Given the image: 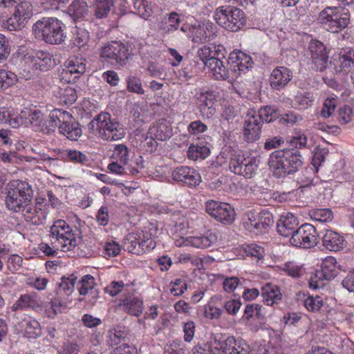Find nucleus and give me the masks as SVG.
Returning <instances> with one entry per match:
<instances>
[{"label": "nucleus", "instance_id": "1", "mask_svg": "<svg viewBox=\"0 0 354 354\" xmlns=\"http://www.w3.org/2000/svg\"><path fill=\"white\" fill-rule=\"evenodd\" d=\"M269 165L274 176L281 178L297 171L302 161L297 149H282L272 153Z\"/></svg>", "mask_w": 354, "mask_h": 354}, {"label": "nucleus", "instance_id": "2", "mask_svg": "<svg viewBox=\"0 0 354 354\" xmlns=\"http://www.w3.org/2000/svg\"><path fill=\"white\" fill-rule=\"evenodd\" d=\"M32 190L26 181L14 180L7 185L6 207L12 211L20 212L31 203Z\"/></svg>", "mask_w": 354, "mask_h": 354}, {"label": "nucleus", "instance_id": "3", "mask_svg": "<svg viewBox=\"0 0 354 354\" xmlns=\"http://www.w3.org/2000/svg\"><path fill=\"white\" fill-rule=\"evenodd\" d=\"M89 128L104 140H118L125 136L123 126L108 113H101L90 122Z\"/></svg>", "mask_w": 354, "mask_h": 354}, {"label": "nucleus", "instance_id": "4", "mask_svg": "<svg viewBox=\"0 0 354 354\" xmlns=\"http://www.w3.org/2000/svg\"><path fill=\"white\" fill-rule=\"evenodd\" d=\"M64 25L54 17H44L32 26L35 36L48 44H61L66 38Z\"/></svg>", "mask_w": 354, "mask_h": 354}, {"label": "nucleus", "instance_id": "5", "mask_svg": "<svg viewBox=\"0 0 354 354\" xmlns=\"http://www.w3.org/2000/svg\"><path fill=\"white\" fill-rule=\"evenodd\" d=\"M49 237L52 243H56L61 251L68 252L74 249L78 244V236L65 221H55L49 230Z\"/></svg>", "mask_w": 354, "mask_h": 354}, {"label": "nucleus", "instance_id": "6", "mask_svg": "<svg viewBox=\"0 0 354 354\" xmlns=\"http://www.w3.org/2000/svg\"><path fill=\"white\" fill-rule=\"evenodd\" d=\"M317 19L328 31L338 32L348 25L350 16L341 7L328 6L319 12Z\"/></svg>", "mask_w": 354, "mask_h": 354}, {"label": "nucleus", "instance_id": "7", "mask_svg": "<svg viewBox=\"0 0 354 354\" xmlns=\"http://www.w3.org/2000/svg\"><path fill=\"white\" fill-rule=\"evenodd\" d=\"M216 22L225 29L237 32L245 24V13L241 9L232 6H220L214 13Z\"/></svg>", "mask_w": 354, "mask_h": 354}, {"label": "nucleus", "instance_id": "8", "mask_svg": "<svg viewBox=\"0 0 354 354\" xmlns=\"http://www.w3.org/2000/svg\"><path fill=\"white\" fill-rule=\"evenodd\" d=\"M123 247L129 252L140 255L153 250L156 242L150 230H138L125 236Z\"/></svg>", "mask_w": 354, "mask_h": 354}, {"label": "nucleus", "instance_id": "9", "mask_svg": "<svg viewBox=\"0 0 354 354\" xmlns=\"http://www.w3.org/2000/svg\"><path fill=\"white\" fill-rule=\"evenodd\" d=\"M181 31L194 43H205L213 40L217 32V26L209 21L194 24H185Z\"/></svg>", "mask_w": 354, "mask_h": 354}, {"label": "nucleus", "instance_id": "10", "mask_svg": "<svg viewBox=\"0 0 354 354\" xmlns=\"http://www.w3.org/2000/svg\"><path fill=\"white\" fill-rule=\"evenodd\" d=\"M273 223L272 214L264 209L260 212H248L243 225L247 230L258 235L266 232Z\"/></svg>", "mask_w": 354, "mask_h": 354}, {"label": "nucleus", "instance_id": "11", "mask_svg": "<svg viewBox=\"0 0 354 354\" xmlns=\"http://www.w3.org/2000/svg\"><path fill=\"white\" fill-rule=\"evenodd\" d=\"M259 165V160L255 156L239 155L231 158L229 164L230 170L245 178H252L256 174Z\"/></svg>", "mask_w": 354, "mask_h": 354}, {"label": "nucleus", "instance_id": "12", "mask_svg": "<svg viewBox=\"0 0 354 354\" xmlns=\"http://www.w3.org/2000/svg\"><path fill=\"white\" fill-rule=\"evenodd\" d=\"M290 245L304 249L312 248L318 243V234L315 227L309 223L299 226L289 239Z\"/></svg>", "mask_w": 354, "mask_h": 354}, {"label": "nucleus", "instance_id": "13", "mask_svg": "<svg viewBox=\"0 0 354 354\" xmlns=\"http://www.w3.org/2000/svg\"><path fill=\"white\" fill-rule=\"evenodd\" d=\"M100 55L113 65L124 66L130 57V53L122 42L111 41L101 48Z\"/></svg>", "mask_w": 354, "mask_h": 354}, {"label": "nucleus", "instance_id": "14", "mask_svg": "<svg viewBox=\"0 0 354 354\" xmlns=\"http://www.w3.org/2000/svg\"><path fill=\"white\" fill-rule=\"evenodd\" d=\"M217 241V233L209 230L203 234L180 237L176 239L174 243L177 247L191 246L198 249H207L214 245Z\"/></svg>", "mask_w": 354, "mask_h": 354}, {"label": "nucleus", "instance_id": "15", "mask_svg": "<svg viewBox=\"0 0 354 354\" xmlns=\"http://www.w3.org/2000/svg\"><path fill=\"white\" fill-rule=\"evenodd\" d=\"M206 212L216 221L225 224H231L235 218V211L228 203L216 201H209L206 203Z\"/></svg>", "mask_w": 354, "mask_h": 354}, {"label": "nucleus", "instance_id": "16", "mask_svg": "<svg viewBox=\"0 0 354 354\" xmlns=\"http://www.w3.org/2000/svg\"><path fill=\"white\" fill-rule=\"evenodd\" d=\"M43 113L37 109L24 108L19 113V117L12 120L10 127L17 128L21 125H30L35 131L42 129Z\"/></svg>", "mask_w": 354, "mask_h": 354}, {"label": "nucleus", "instance_id": "17", "mask_svg": "<svg viewBox=\"0 0 354 354\" xmlns=\"http://www.w3.org/2000/svg\"><path fill=\"white\" fill-rule=\"evenodd\" d=\"M26 222L35 225L44 223L48 213V205L44 199L37 201L35 205L31 203L21 211Z\"/></svg>", "mask_w": 354, "mask_h": 354}, {"label": "nucleus", "instance_id": "18", "mask_svg": "<svg viewBox=\"0 0 354 354\" xmlns=\"http://www.w3.org/2000/svg\"><path fill=\"white\" fill-rule=\"evenodd\" d=\"M331 64L336 73H347L354 70V48H344L332 57Z\"/></svg>", "mask_w": 354, "mask_h": 354}, {"label": "nucleus", "instance_id": "19", "mask_svg": "<svg viewBox=\"0 0 354 354\" xmlns=\"http://www.w3.org/2000/svg\"><path fill=\"white\" fill-rule=\"evenodd\" d=\"M308 55L311 59V68L323 71L326 68L328 55L325 46L317 40H311L308 45Z\"/></svg>", "mask_w": 354, "mask_h": 354}, {"label": "nucleus", "instance_id": "20", "mask_svg": "<svg viewBox=\"0 0 354 354\" xmlns=\"http://www.w3.org/2000/svg\"><path fill=\"white\" fill-rule=\"evenodd\" d=\"M62 73V79L66 82H74L86 71V60L82 57L68 58Z\"/></svg>", "mask_w": 354, "mask_h": 354}, {"label": "nucleus", "instance_id": "21", "mask_svg": "<svg viewBox=\"0 0 354 354\" xmlns=\"http://www.w3.org/2000/svg\"><path fill=\"white\" fill-rule=\"evenodd\" d=\"M228 64L234 73H245L253 66L252 57L239 50L232 51L228 57Z\"/></svg>", "mask_w": 354, "mask_h": 354}, {"label": "nucleus", "instance_id": "22", "mask_svg": "<svg viewBox=\"0 0 354 354\" xmlns=\"http://www.w3.org/2000/svg\"><path fill=\"white\" fill-rule=\"evenodd\" d=\"M262 122L259 117L254 115V110H250L246 115L243 125V136L248 142H254L261 136Z\"/></svg>", "mask_w": 354, "mask_h": 354}, {"label": "nucleus", "instance_id": "23", "mask_svg": "<svg viewBox=\"0 0 354 354\" xmlns=\"http://www.w3.org/2000/svg\"><path fill=\"white\" fill-rule=\"evenodd\" d=\"M209 342L216 354H233L236 347V339L233 336L213 334Z\"/></svg>", "mask_w": 354, "mask_h": 354}, {"label": "nucleus", "instance_id": "24", "mask_svg": "<svg viewBox=\"0 0 354 354\" xmlns=\"http://www.w3.org/2000/svg\"><path fill=\"white\" fill-rule=\"evenodd\" d=\"M176 181L182 182L189 186L196 187L201 182L200 174L194 169L187 166L176 167L171 174Z\"/></svg>", "mask_w": 354, "mask_h": 354}, {"label": "nucleus", "instance_id": "25", "mask_svg": "<svg viewBox=\"0 0 354 354\" xmlns=\"http://www.w3.org/2000/svg\"><path fill=\"white\" fill-rule=\"evenodd\" d=\"M148 134L151 140L165 141L173 136V129L169 121L166 119H160L151 125Z\"/></svg>", "mask_w": 354, "mask_h": 354}, {"label": "nucleus", "instance_id": "26", "mask_svg": "<svg viewBox=\"0 0 354 354\" xmlns=\"http://www.w3.org/2000/svg\"><path fill=\"white\" fill-rule=\"evenodd\" d=\"M196 103L203 118H212L216 112L214 107L215 99L213 94L209 92H200L196 94Z\"/></svg>", "mask_w": 354, "mask_h": 354}, {"label": "nucleus", "instance_id": "27", "mask_svg": "<svg viewBox=\"0 0 354 354\" xmlns=\"http://www.w3.org/2000/svg\"><path fill=\"white\" fill-rule=\"evenodd\" d=\"M298 226L297 218L292 214L288 213L281 216L277 223V230L281 236L291 237L299 227Z\"/></svg>", "mask_w": 354, "mask_h": 354}, {"label": "nucleus", "instance_id": "28", "mask_svg": "<svg viewBox=\"0 0 354 354\" xmlns=\"http://www.w3.org/2000/svg\"><path fill=\"white\" fill-rule=\"evenodd\" d=\"M119 306L124 311L136 317L140 316L144 309L142 300L133 295L124 296L120 299Z\"/></svg>", "mask_w": 354, "mask_h": 354}, {"label": "nucleus", "instance_id": "29", "mask_svg": "<svg viewBox=\"0 0 354 354\" xmlns=\"http://www.w3.org/2000/svg\"><path fill=\"white\" fill-rule=\"evenodd\" d=\"M292 78L291 71L284 66L274 68L270 77V86L275 90H280L285 87Z\"/></svg>", "mask_w": 354, "mask_h": 354}, {"label": "nucleus", "instance_id": "30", "mask_svg": "<svg viewBox=\"0 0 354 354\" xmlns=\"http://www.w3.org/2000/svg\"><path fill=\"white\" fill-rule=\"evenodd\" d=\"M322 243L327 250L332 252L342 250L346 248L347 245L344 237L333 230L326 231L322 239Z\"/></svg>", "mask_w": 354, "mask_h": 354}, {"label": "nucleus", "instance_id": "31", "mask_svg": "<svg viewBox=\"0 0 354 354\" xmlns=\"http://www.w3.org/2000/svg\"><path fill=\"white\" fill-rule=\"evenodd\" d=\"M40 299L35 292L21 295L12 305V310H24L27 308L35 311L40 308Z\"/></svg>", "mask_w": 354, "mask_h": 354}, {"label": "nucleus", "instance_id": "32", "mask_svg": "<svg viewBox=\"0 0 354 354\" xmlns=\"http://www.w3.org/2000/svg\"><path fill=\"white\" fill-rule=\"evenodd\" d=\"M21 332L28 338L36 339L41 333L39 323L32 317H24L19 323Z\"/></svg>", "mask_w": 354, "mask_h": 354}, {"label": "nucleus", "instance_id": "33", "mask_svg": "<svg viewBox=\"0 0 354 354\" xmlns=\"http://www.w3.org/2000/svg\"><path fill=\"white\" fill-rule=\"evenodd\" d=\"M53 95L57 97L60 104L70 105L73 104L77 98V91L75 88L66 86L61 88L55 86L53 91Z\"/></svg>", "mask_w": 354, "mask_h": 354}, {"label": "nucleus", "instance_id": "34", "mask_svg": "<svg viewBox=\"0 0 354 354\" xmlns=\"http://www.w3.org/2000/svg\"><path fill=\"white\" fill-rule=\"evenodd\" d=\"M66 306L65 302L59 298L55 297L44 304H41L40 301V308L38 311L49 318H55L58 313H62V310L66 308Z\"/></svg>", "mask_w": 354, "mask_h": 354}, {"label": "nucleus", "instance_id": "35", "mask_svg": "<svg viewBox=\"0 0 354 354\" xmlns=\"http://www.w3.org/2000/svg\"><path fill=\"white\" fill-rule=\"evenodd\" d=\"M180 22V16L175 12H171L167 15V17H165L164 21L159 25V31L163 35L174 32L178 30Z\"/></svg>", "mask_w": 354, "mask_h": 354}, {"label": "nucleus", "instance_id": "36", "mask_svg": "<svg viewBox=\"0 0 354 354\" xmlns=\"http://www.w3.org/2000/svg\"><path fill=\"white\" fill-rule=\"evenodd\" d=\"M58 131L60 134L71 140H77L82 135V129L74 118L67 123L58 126Z\"/></svg>", "mask_w": 354, "mask_h": 354}, {"label": "nucleus", "instance_id": "37", "mask_svg": "<svg viewBox=\"0 0 354 354\" xmlns=\"http://www.w3.org/2000/svg\"><path fill=\"white\" fill-rule=\"evenodd\" d=\"M262 297L263 301L268 306H272L281 301L282 295L277 286L267 283L262 287Z\"/></svg>", "mask_w": 354, "mask_h": 354}, {"label": "nucleus", "instance_id": "38", "mask_svg": "<svg viewBox=\"0 0 354 354\" xmlns=\"http://www.w3.org/2000/svg\"><path fill=\"white\" fill-rule=\"evenodd\" d=\"M219 46L218 49L216 46H203L197 52V56L201 60L205 66L212 64L220 56Z\"/></svg>", "mask_w": 354, "mask_h": 354}, {"label": "nucleus", "instance_id": "39", "mask_svg": "<svg viewBox=\"0 0 354 354\" xmlns=\"http://www.w3.org/2000/svg\"><path fill=\"white\" fill-rule=\"evenodd\" d=\"M116 0H95L93 8L95 15L98 19L107 17L115 10Z\"/></svg>", "mask_w": 354, "mask_h": 354}, {"label": "nucleus", "instance_id": "40", "mask_svg": "<svg viewBox=\"0 0 354 354\" xmlns=\"http://www.w3.org/2000/svg\"><path fill=\"white\" fill-rule=\"evenodd\" d=\"M321 274H324V279H334L338 274V266L335 257L328 256L322 263ZM320 274V273H319Z\"/></svg>", "mask_w": 354, "mask_h": 354}, {"label": "nucleus", "instance_id": "41", "mask_svg": "<svg viewBox=\"0 0 354 354\" xmlns=\"http://www.w3.org/2000/svg\"><path fill=\"white\" fill-rule=\"evenodd\" d=\"M34 67L40 71H48L55 65V59L48 52L38 51L33 59Z\"/></svg>", "mask_w": 354, "mask_h": 354}, {"label": "nucleus", "instance_id": "42", "mask_svg": "<svg viewBox=\"0 0 354 354\" xmlns=\"http://www.w3.org/2000/svg\"><path fill=\"white\" fill-rule=\"evenodd\" d=\"M298 300H302L305 308L310 312H317L323 306V299L319 295H306L304 293H299Z\"/></svg>", "mask_w": 354, "mask_h": 354}, {"label": "nucleus", "instance_id": "43", "mask_svg": "<svg viewBox=\"0 0 354 354\" xmlns=\"http://www.w3.org/2000/svg\"><path fill=\"white\" fill-rule=\"evenodd\" d=\"M39 158L43 162H48L50 165H57L58 160H66V149H54L50 154L37 153Z\"/></svg>", "mask_w": 354, "mask_h": 354}, {"label": "nucleus", "instance_id": "44", "mask_svg": "<svg viewBox=\"0 0 354 354\" xmlns=\"http://www.w3.org/2000/svg\"><path fill=\"white\" fill-rule=\"evenodd\" d=\"M209 149L203 145L192 144L187 150V156L192 160L205 159L209 154Z\"/></svg>", "mask_w": 354, "mask_h": 354}, {"label": "nucleus", "instance_id": "45", "mask_svg": "<svg viewBox=\"0 0 354 354\" xmlns=\"http://www.w3.org/2000/svg\"><path fill=\"white\" fill-rule=\"evenodd\" d=\"M220 56L207 67L211 70L214 77L217 80H225L229 77V71L225 68Z\"/></svg>", "mask_w": 354, "mask_h": 354}, {"label": "nucleus", "instance_id": "46", "mask_svg": "<svg viewBox=\"0 0 354 354\" xmlns=\"http://www.w3.org/2000/svg\"><path fill=\"white\" fill-rule=\"evenodd\" d=\"M15 7L14 13L20 17L26 23L32 15V5L30 1L22 0Z\"/></svg>", "mask_w": 354, "mask_h": 354}, {"label": "nucleus", "instance_id": "47", "mask_svg": "<svg viewBox=\"0 0 354 354\" xmlns=\"http://www.w3.org/2000/svg\"><path fill=\"white\" fill-rule=\"evenodd\" d=\"M133 7L136 13L143 19H147L152 14L151 0H133Z\"/></svg>", "mask_w": 354, "mask_h": 354}, {"label": "nucleus", "instance_id": "48", "mask_svg": "<svg viewBox=\"0 0 354 354\" xmlns=\"http://www.w3.org/2000/svg\"><path fill=\"white\" fill-rule=\"evenodd\" d=\"M68 12L74 18L83 17L88 12V6L83 0H75L68 8Z\"/></svg>", "mask_w": 354, "mask_h": 354}, {"label": "nucleus", "instance_id": "49", "mask_svg": "<svg viewBox=\"0 0 354 354\" xmlns=\"http://www.w3.org/2000/svg\"><path fill=\"white\" fill-rule=\"evenodd\" d=\"M50 119L56 124V128L60 124H64L67 123L73 117L72 115L63 109H55L50 113Z\"/></svg>", "mask_w": 354, "mask_h": 354}, {"label": "nucleus", "instance_id": "50", "mask_svg": "<svg viewBox=\"0 0 354 354\" xmlns=\"http://www.w3.org/2000/svg\"><path fill=\"white\" fill-rule=\"evenodd\" d=\"M264 313L262 310V306L257 304L247 305L244 310L243 319L250 320L252 318L262 319Z\"/></svg>", "mask_w": 354, "mask_h": 354}, {"label": "nucleus", "instance_id": "51", "mask_svg": "<svg viewBox=\"0 0 354 354\" xmlns=\"http://www.w3.org/2000/svg\"><path fill=\"white\" fill-rule=\"evenodd\" d=\"M254 115L259 117L262 123L270 122L277 117V109L274 106H266L261 108L258 113L254 111Z\"/></svg>", "mask_w": 354, "mask_h": 354}, {"label": "nucleus", "instance_id": "52", "mask_svg": "<svg viewBox=\"0 0 354 354\" xmlns=\"http://www.w3.org/2000/svg\"><path fill=\"white\" fill-rule=\"evenodd\" d=\"M18 81L17 76L12 72L0 69V88L2 90L14 85Z\"/></svg>", "mask_w": 354, "mask_h": 354}, {"label": "nucleus", "instance_id": "53", "mask_svg": "<svg viewBox=\"0 0 354 354\" xmlns=\"http://www.w3.org/2000/svg\"><path fill=\"white\" fill-rule=\"evenodd\" d=\"M310 218L319 223L330 222L333 218V212L330 209H316L310 211Z\"/></svg>", "mask_w": 354, "mask_h": 354}, {"label": "nucleus", "instance_id": "54", "mask_svg": "<svg viewBox=\"0 0 354 354\" xmlns=\"http://www.w3.org/2000/svg\"><path fill=\"white\" fill-rule=\"evenodd\" d=\"M108 337L109 344L111 346H117L125 339L127 333L118 327L114 328L109 330Z\"/></svg>", "mask_w": 354, "mask_h": 354}, {"label": "nucleus", "instance_id": "55", "mask_svg": "<svg viewBox=\"0 0 354 354\" xmlns=\"http://www.w3.org/2000/svg\"><path fill=\"white\" fill-rule=\"evenodd\" d=\"M127 89L131 93L142 95L145 93L141 80L136 75H129L126 79Z\"/></svg>", "mask_w": 354, "mask_h": 354}, {"label": "nucleus", "instance_id": "56", "mask_svg": "<svg viewBox=\"0 0 354 354\" xmlns=\"http://www.w3.org/2000/svg\"><path fill=\"white\" fill-rule=\"evenodd\" d=\"M129 149L124 145H117L115 146L112 154L113 158L120 161V164L127 166L129 160Z\"/></svg>", "mask_w": 354, "mask_h": 354}, {"label": "nucleus", "instance_id": "57", "mask_svg": "<svg viewBox=\"0 0 354 354\" xmlns=\"http://www.w3.org/2000/svg\"><path fill=\"white\" fill-rule=\"evenodd\" d=\"M313 95L310 93L299 92L295 97V103L299 109H306L312 106Z\"/></svg>", "mask_w": 354, "mask_h": 354}, {"label": "nucleus", "instance_id": "58", "mask_svg": "<svg viewBox=\"0 0 354 354\" xmlns=\"http://www.w3.org/2000/svg\"><path fill=\"white\" fill-rule=\"evenodd\" d=\"M75 277L71 275L70 277H62L59 284L58 294L64 293L70 295L74 290Z\"/></svg>", "mask_w": 354, "mask_h": 354}, {"label": "nucleus", "instance_id": "59", "mask_svg": "<svg viewBox=\"0 0 354 354\" xmlns=\"http://www.w3.org/2000/svg\"><path fill=\"white\" fill-rule=\"evenodd\" d=\"M95 286V279L90 274L85 275L78 284V289L81 295H86L92 292Z\"/></svg>", "mask_w": 354, "mask_h": 354}, {"label": "nucleus", "instance_id": "60", "mask_svg": "<svg viewBox=\"0 0 354 354\" xmlns=\"http://www.w3.org/2000/svg\"><path fill=\"white\" fill-rule=\"evenodd\" d=\"M26 22L22 21V19L19 17L14 12L12 15L6 19L3 23V26L5 28L10 31L19 30L21 28L24 27L26 25Z\"/></svg>", "mask_w": 354, "mask_h": 354}, {"label": "nucleus", "instance_id": "61", "mask_svg": "<svg viewBox=\"0 0 354 354\" xmlns=\"http://www.w3.org/2000/svg\"><path fill=\"white\" fill-rule=\"evenodd\" d=\"M65 161H70L77 164H84L88 161V159L86 154L80 151L66 149Z\"/></svg>", "mask_w": 354, "mask_h": 354}, {"label": "nucleus", "instance_id": "62", "mask_svg": "<svg viewBox=\"0 0 354 354\" xmlns=\"http://www.w3.org/2000/svg\"><path fill=\"white\" fill-rule=\"evenodd\" d=\"M337 100L335 97H327L324 102L320 115L324 118H328L332 115L337 106Z\"/></svg>", "mask_w": 354, "mask_h": 354}, {"label": "nucleus", "instance_id": "63", "mask_svg": "<svg viewBox=\"0 0 354 354\" xmlns=\"http://www.w3.org/2000/svg\"><path fill=\"white\" fill-rule=\"evenodd\" d=\"M283 270L288 275L294 278H299L304 274L302 266L295 262H288L283 267Z\"/></svg>", "mask_w": 354, "mask_h": 354}, {"label": "nucleus", "instance_id": "64", "mask_svg": "<svg viewBox=\"0 0 354 354\" xmlns=\"http://www.w3.org/2000/svg\"><path fill=\"white\" fill-rule=\"evenodd\" d=\"M185 345L180 341H173L167 344L164 354H187Z\"/></svg>", "mask_w": 354, "mask_h": 354}]
</instances>
